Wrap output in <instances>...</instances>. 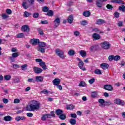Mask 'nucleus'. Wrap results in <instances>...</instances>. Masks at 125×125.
Returning a JSON list of instances; mask_svg holds the SVG:
<instances>
[{
	"instance_id": "obj_1",
	"label": "nucleus",
	"mask_w": 125,
	"mask_h": 125,
	"mask_svg": "<svg viewBox=\"0 0 125 125\" xmlns=\"http://www.w3.org/2000/svg\"><path fill=\"white\" fill-rule=\"evenodd\" d=\"M40 109V103L36 101H32L30 104L26 106V111H37Z\"/></svg>"
},
{
	"instance_id": "obj_2",
	"label": "nucleus",
	"mask_w": 125,
	"mask_h": 125,
	"mask_svg": "<svg viewBox=\"0 0 125 125\" xmlns=\"http://www.w3.org/2000/svg\"><path fill=\"white\" fill-rule=\"evenodd\" d=\"M101 46H102V48L104 49L107 50L108 49H110V48L111 47V44L107 41H104L101 43Z\"/></svg>"
},
{
	"instance_id": "obj_3",
	"label": "nucleus",
	"mask_w": 125,
	"mask_h": 125,
	"mask_svg": "<svg viewBox=\"0 0 125 125\" xmlns=\"http://www.w3.org/2000/svg\"><path fill=\"white\" fill-rule=\"evenodd\" d=\"M56 53L57 54L58 56L62 59H64L65 56H64V52L61 50L60 49H57L56 50Z\"/></svg>"
},
{
	"instance_id": "obj_4",
	"label": "nucleus",
	"mask_w": 125,
	"mask_h": 125,
	"mask_svg": "<svg viewBox=\"0 0 125 125\" xmlns=\"http://www.w3.org/2000/svg\"><path fill=\"white\" fill-rule=\"evenodd\" d=\"M114 103L117 105H120V106H125V103L123 100H121L120 99H115L114 100Z\"/></svg>"
},
{
	"instance_id": "obj_5",
	"label": "nucleus",
	"mask_w": 125,
	"mask_h": 125,
	"mask_svg": "<svg viewBox=\"0 0 125 125\" xmlns=\"http://www.w3.org/2000/svg\"><path fill=\"white\" fill-rule=\"evenodd\" d=\"M22 32H30V27L28 25H24L21 27Z\"/></svg>"
},
{
	"instance_id": "obj_6",
	"label": "nucleus",
	"mask_w": 125,
	"mask_h": 125,
	"mask_svg": "<svg viewBox=\"0 0 125 125\" xmlns=\"http://www.w3.org/2000/svg\"><path fill=\"white\" fill-rule=\"evenodd\" d=\"M104 89L105 90H108V91H113V86L110 84H106L104 85Z\"/></svg>"
},
{
	"instance_id": "obj_7",
	"label": "nucleus",
	"mask_w": 125,
	"mask_h": 125,
	"mask_svg": "<svg viewBox=\"0 0 125 125\" xmlns=\"http://www.w3.org/2000/svg\"><path fill=\"white\" fill-rule=\"evenodd\" d=\"M50 118H51V115L50 114H45L42 116L41 120L42 121H46V119H49Z\"/></svg>"
},
{
	"instance_id": "obj_8",
	"label": "nucleus",
	"mask_w": 125,
	"mask_h": 125,
	"mask_svg": "<svg viewBox=\"0 0 125 125\" xmlns=\"http://www.w3.org/2000/svg\"><path fill=\"white\" fill-rule=\"evenodd\" d=\"M92 38H93L94 41H98V40H100L101 37L100 36V35H99L96 33H94L92 35Z\"/></svg>"
},
{
	"instance_id": "obj_9",
	"label": "nucleus",
	"mask_w": 125,
	"mask_h": 125,
	"mask_svg": "<svg viewBox=\"0 0 125 125\" xmlns=\"http://www.w3.org/2000/svg\"><path fill=\"white\" fill-rule=\"evenodd\" d=\"M54 28L55 29H56L58 26H59V24H60V19L59 18H57L54 21Z\"/></svg>"
},
{
	"instance_id": "obj_10",
	"label": "nucleus",
	"mask_w": 125,
	"mask_h": 125,
	"mask_svg": "<svg viewBox=\"0 0 125 125\" xmlns=\"http://www.w3.org/2000/svg\"><path fill=\"white\" fill-rule=\"evenodd\" d=\"M33 70L35 73V74H41L42 72V68L34 67L33 68Z\"/></svg>"
},
{
	"instance_id": "obj_11",
	"label": "nucleus",
	"mask_w": 125,
	"mask_h": 125,
	"mask_svg": "<svg viewBox=\"0 0 125 125\" xmlns=\"http://www.w3.org/2000/svg\"><path fill=\"white\" fill-rule=\"evenodd\" d=\"M96 4L98 7L101 8L103 5V1L102 0H96Z\"/></svg>"
},
{
	"instance_id": "obj_12",
	"label": "nucleus",
	"mask_w": 125,
	"mask_h": 125,
	"mask_svg": "<svg viewBox=\"0 0 125 125\" xmlns=\"http://www.w3.org/2000/svg\"><path fill=\"white\" fill-rule=\"evenodd\" d=\"M61 82V80H60L58 78H56L53 81V83L54 85H58Z\"/></svg>"
},
{
	"instance_id": "obj_13",
	"label": "nucleus",
	"mask_w": 125,
	"mask_h": 125,
	"mask_svg": "<svg viewBox=\"0 0 125 125\" xmlns=\"http://www.w3.org/2000/svg\"><path fill=\"white\" fill-rule=\"evenodd\" d=\"M32 45H37V44H39L40 42V40L39 39H32L31 40Z\"/></svg>"
},
{
	"instance_id": "obj_14",
	"label": "nucleus",
	"mask_w": 125,
	"mask_h": 125,
	"mask_svg": "<svg viewBox=\"0 0 125 125\" xmlns=\"http://www.w3.org/2000/svg\"><path fill=\"white\" fill-rule=\"evenodd\" d=\"M78 65L79 68H80L81 70H83V71H85V67H83V66H84V63H83V62H79Z\"/></svg>"
},
{
	"instance_id": "obj_15",
	"label": "nucleus",
	"mask_w": 125,
	"mask_h": 125,
	"mask_svg": "<svg viewBox=\"0 0 125 125\" xmlns=\"http://www.w3.org/2000/svg\"><path fill=\"white\" fill-rule=\"evenodd\" d=\"M105 23H106V21H105V20H104L103 19H100L97 21L96 24L97 25H100L101 24H104Z\"/></svg>"
},
{
	"instance_id": "obj_16",
	"label": "nucleus",
	"mask_w": 125,
	"mask_h": 125,
	"mask_svg": "<svg viewBox=\"0 0 125 125\" xmlns=\"http://www.w3.org/2000/svg\"><path fill=\"white\" fill-rule=\"evenodd\" d=\"M39 65L42 68L43 70H46L47 69V67H46V64H45V62H42L40 63H39Z\"/></svg>"
},
{
	"instance_id": "obj_17",
	"label": "nucleus",
	"mask_w": 125,
	"mask_h": 125,
	"mask_svg": "<svg viewBox=\"0 0 125 125\" xmlns=\"http://www.w3.org/2000/svg\"><path fill=\"white\" fill-rule=\"evenodd\" d=\"M36 82L42 83V82H43V77L42 76H36Z\"/></svg>"
},
{
	"instance_id": "obj_18",
	"label": "nucleus",
	"mask_w": 125,
	"mask_h": 125,
	"mask_svg": "<svg viewBox=\"0 0 125 125\" xmlns=\"http://www.w3.org/2000/svg\"><path fill=\"white\" fill-rule=\"evenodd\" d=\"M67 21L69 24H72L73 23V21H74V17L73 15H70L67 19Z\"/></svg>"
},
{
	"instance_id": "obj_19",
	"label": "nucleus",
	"mask_w": 125,
	"mask_h": 125,
	"mask_svg": "<svg viewBox=\"0 0 125 125\" xmlns=\"http://www.w3.org/2000/svg\"><path fill=\"white\" fill-rule=\"evenodd\" d=\"M101 67L104 70H106V69H108V68H109V65H108V64L107 63H103L101 64Z\"/></svg>"
},
{
	"instance_id": "obj_20",
	"label": "nucleus",
	"mask_w": 125,
	"mask_h": 125,
	"mask_svg": "<svg viewBox=\"0 0 125 125\" xmlns=\"http://www.w3.org/2000/svg\"><path fill=\"white\" fill-rule=\"evenodd\" d=\"M25 119L26 118L24 116H18L15 118V120H16L17 122H19V121H24Z\"/></svg>"
},
{
	"instance_id": "obj_21",
	"label": "nucleus",
	"mask_w": 125,
	"mask_h": 125,
	"mask_svg": "<svg viewBox=\"0 0 125 125\" xmlns=\"http://www.w3.org/2000/svg\"><path fill=\"white\" fill-rule=\"evenodd\" d=\"M83 16L85 17H89L90 16V12L88 11H85L83 12Z\"/></svg>"
},
{
	"instance_id": "obj_22",
	"label": "nucleus",
	"mask_w": 125,
	"mask_h": 125,
	"mask_svg": "<svg viewBox=\"0 0 125 125\" xmlns=\"http://www.w3.org/2000/svg\"><path fill=\"white\" fill-rule=\"evenodd\" d=\"M56 114L59 117L60 115H62V114H63V110L60 109H57L56 110Z\"/></svg>"
},
{
	"instance_id": "obj_23",
	"label": "nucleus",
	"mask_w": 125,
	"mask_h": 125,
	"mask_svg": "<svg viewBox=\"0 0 125 125\" xmlns=\"http://www.w3.org/2000/svg\"><path fill=\"white\" fill-rule=\"evenodd\" d=\"M22 7L24 9H27V8H29V5L27 4V1H23L22 3Z\"/></svg>"
},
{
	"instance_id": "obj_24",
	"label": "nucleus",
	"mask_w": 125,
	"mask_h": 125,
	"mask_svg": "<svg viewBox=\"0 0 125 125\" xmlns=\"http://www.w3.org/2000/svg\"><path fill=\"white\" fill-rule=\"evenodd\" d=\"M111 2L115 3H122V4H124V1L122 0H112Z\"/></svg>"
},
{
	"instance_id": "obj_25",
	"label": "nucleus",
	"mask_w": 125,
	"mask_h": 125,
	"mask_svg": "<svg viewBox=\"0 0 125 125\" xmlns=\"http://www.w3.org/2000/svg\"><path fill=\"white\" fill-rule=\"evenodd\" d=\"M11 120H12V117L10 116H7L4 117V121H5L6 122H10Z\"/></svg>"
},
{
	"instance_id": "obj_26",
	"label": "nucleus",
	"mask_w": 125,
	"mask_h": 125,
	"mask_svg": "<svg viewBox=\"0 0 125 125\" xmlns=\"http://www.w3.org/2000/svg\"><path fill=\"white\" fill-rule=\"evenodd\" d=\"M80 53L82 57H85L86 56V52L84 50H81Z\"/></svg>"
},
{
	"instance_id": "obj_27",
	"label": "nucleus",
	"mask_w": 125,
	"mask_h": 125,
	"mask_svg": "<svg viewBox=\"0 0 125 125\" xmlns=\"http://www.w3.org/2000/svg\"><path fill=\"white\" fill-rule=\"evenodd\" d=\"M38 51H40L42 53H44V52H45V49L43 48V47H39L38 48Z\"/></svg>"
},
{
	"instance_id": "obj_28",
	"label": "nucleus",
	"mask_w": 125,
	"mask_h": 125,
	"mask_svg": "<svg viewBox=\"0 0 125 125\" xmlns=\"http://www.w3.org/2000/svg\"><path fill=\"white\" fill-rule=\"evenodd\" d=\"M40 47H45L46 46V43L44 42H40L39 43Z\"/></svg>"
},
{
	"instance_id": "obj_29",
	"label": "nucleus",
	"mask_w": 125,
	"mask_h": 125,
	"mask_svg": "<svg viewBox=\"0 0 125 125\" xmlns=\"http://www.w3.org/2000/svg\"><path fill=\"white\" fill-rule=\"evenodd\" d=\"M59 119H60V120H62V121H64V120L66 119V115L64 114H61V115H60L59 116Z\"/></svg>"
},
{
	"instance_id": "obj_30",
	"label": "nucleus",
	"mask_w": 125,
	"mask_h": 125,
	"mask_svg": "<svg viewBox=\"0 0 125 125\" xmlns=\"http://www.w3.org/2000/svg\"><path fill=\"white\" fill-rule=\"evenodd\" d=\"M68 55L69 56H74L75 55V51L74 50H69L68 51Z\"/></svg>"
},
{
	"instance_id": "obj_31",
	"label": "nucleus",
	"mask_w": 125,
	"mask_h": 125,
	"mask_svg": "<svg viewBox=\"0 0 125 125\" xmlns=\"http://www.w3.org/2000/svg\"><path fill=\"white\" fill-rule=\"evenodd\" d=\"M96 48H97V45H93L90 48V51H92V52L95 51V50H96Z\"/></svg>"
},
{
	"instance_id": "obj_32",
	"label": "nucleus",
	"mask_w": 125,
	"mask_h": 125,
	"mask_svg": "<svg viewBox=\"0 0 125 125\" xmlns=\"http://www.w3.org/2000/svg\"><path fill=\"white\" fill-rule=\"evenodd\" d=\"M70 124L72 125H75L76 124H77V121L75 119H71L70 120Z\"/></svg>"
},
{
	"instance_id": "obj_33",
	"label": "nucleus",
	"mask_w": 125,
	"mask_h": 125,
	"mask_svg": "<svg viewBox=\"0 0 125 125\" xmlns=\"http://www.w3.org/2000/svg\"><path fill=\"white\" fill-rule=\"evenodd\" d=\"M99 103L101 104V106H104V103H105V101L103 99H99Z\"/></svg>"
},
{
	"instance_id": "obj_34",
	"label": "nucleus",
	"mask_w": 125,
	"mask_h": 125,
	"mask_svg": "<svg viewBox=\"0 0 125 125\" xmlns=\"http://www.w3.org/2000/svg\"><path fill=\"white\" fill-rule=\"evenodd\" d=\"M11 79V76L10 75H5L4 76V80L6 81H9Z\"/></svg>"
},
{
	"instance_id": "obj_35",
	"label": "nucleus",
	"mask_w": 125,
	"mask_h": 125,
	"mask_svg": "<svg viewBox=\"0 0 125 125\" xmlns=\"http://www.w3.org/2000/svg\"><path fill=\"white\" fill-rule=\"evenodd\" d=\"M91 97H93V98H95V97H97L98 94L97 92H93L91 93Z\"/></svg>"
},
{
	"instance_id": "obj_36",
	"label": "nucleus",
	"mask_w": 125,
	"mask_h": 125,
	"mask_svg": "<svg viewBox=\"0 0 125 125\" xmlns=\"http://www.w3.org/2000/svg\"><path fill=\"white\" fill-rule=\"evenodd\" d=\"M66 108L67 110H73V109L75 108V106H74L73 104H70V105H67Z\"/></svg>"
},
{
	"instance_id": "obj_37",
	"label": "nucleus",
	"mask_w": 125,
	"mask_h": 125,
	"mask_svg": "<svg viewBox=\"0 0 125 125\" xmlns=\"http://www.w3.org/2000/svg\"><path fill=\"white\" fill-rule=\"evenodd\" d=\"M25 35H24V33H19L17 35V39H21L22 38H24Z\"/></svg>"
},
{
	"instance_id": "obj_38",
	"label": "nucleus",
	"mask_w": 125,
	"mask_h": 125,
	"mask_svg": "<svg viewBox=\"0 0 125 125\" xmlns=\"http://www.w3.org/2000/svg\"><path fill=\"white\" fill-rule=\"evenodd\" d=\"M95 74H96L97 75H101L102 72H101V70L100 69H96L95 70Z\"/></svg>"
},
{
	"instance_id": "obj_39",
	"label": "nucleus",
	"mask_w": 125,
	"mask_h": 125,
	"mask_svg": "<svg viewBox=\"0 0 125 125\" xmlns=\"http://www.w3.org/2000/svg\"><path fill=\"white\" fill-rule=\"evenodd\" d=\"M2 19H7V18H8L9 17V16L6 14H2L1 15Z\"/></svg>"
},
{
	"instance_id": "obj_40",
	"label": "nucleus",
	"mask_w": 125,
	"mask_h": 125,
	"mask_svg": "<svg viewBox=\"0 0 125 125\" xmlns=\"http://www.w3.org/2000/svg\"><path fill=\"white\" fill-rule=\"evenodd\" d=\"M30 15H32V14H31V13H29L27 11L24 12V17H29Z\"/></svg>"
},
{
	"instance_id": "obj_41",
	"label": "nucleus",
	"mask_w": 125,
	"mask_h": 125,
	"mask_svg": "<svg viewBox=\"0 0 125 125\" xmlns=\"http://www.w3.org/2000/svg\"><path fill=\"white\" fill-rule=\"evenodd\" d=\"M27 67H28V64H27L22 65L21 66V70L22 71L26 70V68H27Z\"/></svg>"
},
{
	"instance_id": "obj_42",
	"label": "nucleus",
	"mask_w": 125,
	"mask_h": 125,
	"mask_svg": "<svg viewBox=\"0 0 125 125\" xmlns=\"http://www.w3.org/2000/svg\"><path fill=\"white\" fill-rule=\"evenodd\" d=\"M33 16L34 18H39L40 17V14L39 13H34L33 14Z\"/></svg>"
},
{
	"instance_id": "obj_43",
	"label": "nucleus",
	"mask_w": 125,
	"mask_h": 125,
	"mask_svg": "<svg viewBox=\"0 0 125 125\" xmlns=\"http://www.w3.org/2000/svg\"><path fill=\"white\" fill-rule=\"evenodd\" d=\"M119 10H122V11H123V12H125V5H122V6H120L119 7Z\"/></svg>"
},
{
	"instance_id": "obj_44",
	"label": "nucleus",
	"mask_w": 125,
	"mask_h": 125,
	"mask_svg": "<svg viewBox=\"0 0 125 125\" xmlns=\"http://www.w3.org/2000/svg\"><path fill=\"white\" fill-rule=\"evenodd\" d=\"M48 10H49V8L47 6H44L42 8V11H43V12H47Z\"/></svg>"
},
{
	"instance_id": "obj_45",
	"label": "nucleus",
	"mask_w": 125,
	"mask_h": 125,
	"mask_svg": "<svg viewBox=\"0 0 125 125\" xmlns=\"http://www.w3.org/2000/svg\"><path fill=\"white\" fill-rule=\"evenodd\" d=\"M48 16H53V11L52 10H49L47 14Z\"/></svg>"
},
{
	"instance_id": "obj_46",
	"label": "nucleus",
	"mask_w": 125,
	"mask_h": 125,
	"mask_svg": "<svg viewBox=\"0 0 125 125\" xmlns=\"http://www.w3.org/2000/svg\"><path fill=\"white\" fill-rule=\"evenodd\" d=\"M80 23L82 26H85V25H87V21H81Z\"/></svg>"
},
{
	"instance_id": "obj_47",
	"label": "nucleus",
	"mask_w": 125,
	"mask_h": 125,
	"mask_svg": "<svg viewBox=\"0 0 125 125\" xmlns=\"http://www.w3.org/2000/svg\"><path fill=\"white\" fill-rule=\"evenodd\" d=\"M120 59H121V56H114V60H115V61H118V60H120Z\"/></svg>"
},
{
	"instance_id": "obj_48",
	"label": "nucleus",
	"mask_w": 125,
	"mask_h": 125,
	"mask_svg": "<svg viewBox=\"0 0 125 125\" xmlns=\"http://www.w3.org/2000/svg\"><path fill=\"white\" fill-rule=\"evenodd\" d=\"M12 56L13 57L15 58H16V57H18V56H19V53H13L12 54Z\"/></svg>"
},
{
	"instance_id": "obj_49",
	"label": "nucleus",
	"mask_w": 125,
	"mask_h": 125,
	"mask_svg": "<svg viewBox=\"0 0 125 125\" xmlns=\"http://www.w3.org/2000/svg\"><path fill=\"white\" fill-rule=\"evenodd\" d=\"M95 82V79L92 78L90 80H89V83H90V84H92V83H94Z\"/></svg>"
},
{
	"instance_id": "obj_50",
	"label": "nucleus",
	"mask_w": 125,
	"mask_h": 125,
	"mask_svg": "<svg viewBox=\"0 0 125 125\" xmlns=\"http://www.w3.org/2000/svg\"><path fill=\"white\" fill-rule=\"evenodd\" d=\"M19 82H20L19 78H16L13 81V83H19Z\"/></svg>"
},
{
	"instance_id": "obj_51",
	"label": "nucleus",
	"mask_w": 125,
	"mask_h": 125,
	"mask_svg": "<svg viewBox=\"0 0 125 125\" xmlns=\"http://www.w3.org/2000/svg\"><path fill=\"white\" fill-rule=\"evenodd\" d=\"M114 17L116 18H119V17H120V13L118 12H116L114 13Z\"/></svg>"
},
{
	"instance_id": "obj_52",
	"label": "nucleus",
	"mask_w": 125,
	"mask_h": 125,
	"mask_svg": "<svg viewBox=\"0 0 125 125\" xmlns=\"http://www.w3.org/2000/svg\"><path fill=\"white\" fill-rule=\"evenodd\" d=\"M114 56L111 55L108 57V60L109 61H112V60H114Z\"/></svg>"
},
{
	"instance_id": "obj_53",
	"label": "nucleus",
	"mask_w": 125,
	"mask_h": 125,
	"mask_svg": "<svg viewBox=\"0 0 125 125\" xmlns=\"http://www.w3.org/2000/svg\"><path fill=\"white\" fill-rule=\"evenodd\" d=\"M28 83H35V79L34 78H30L27 80Z\"/></svg>"
},
{
	"instance_id": "obj_54",
	"label": "nucleus",
	"mask_w": 125,
	"mask_h": 125,
	"mask_svg": "<svg viewBox=\"0 0 125 125\" xmlns=\"http://www.w3.org/2000/svg\"><path fill=\"white\" fill-rule=\"evenodd\" d=\"M6 11L7 14H8L9 15H10V14H12V11H11V10L10 9H6Z\"/></svg>"
},
{
	"instance_id": "obj_55",
	"label": "nucleus",
	"mask_w": 125,
	"mask_h": 125,
	"mask_svg": "<svg viewBox=\"0 0 125 125\" xmlns=\"http://www.w3.org/2000/svg\"><path fill=\"white\" fill-rule=\"evenodd\" d=\"M93 30H94L95 32H96V33H102V32L101 31H100V30H99V29L98 28H95L93 29Z\"/></svg>"
},
{
	"instance_id": "obj_56",
	"label": "nucleus",
	"mask_w": 125,
	"mask_h": 125,
	"mask_svg": "<svg viewBox=\"0 0 125 125\" xmlns=\"http://www.w3.org/2000/svg\"><path fill=\"white\" fill-rule=\"evenodd\" d=\"M14 103L15 104L20 103V100H19V99H15L14 101Z\"/></svg>"
},
{
	"instance_id": "obj_57",
	"label": "nucleus",
	"mask_w": 125,
	"mask_h": 125,
	"mask_svg": "<svg viewBox=\"0 0 125 125\" xmlns=\"http://www.w3.org/2000/svg\"><path fill=\"white\" fill-rule=\"evenodd\" d=\"M49 91L46 89H44L43 91H42L41 92V93H44V94H47L48 93Z\"/></svg>"
},
{
	"instance_id": "obj_58",
	"label": "nucleus",
	"mask_w": 125,
	"mask_h": 125,
	"mask_svg": "<svg viewBox=\"0 0 125 125\" xmlns=\"http://www.w3.org/2000/svg\"><path fill=\"white\" fill-rule=\"evenodd\" d=\"M106 7L107 8V9H113V6H112V5L110 4H107L106 5Z\"/></svg>"
},
{
	"instance_id": "obj_59",
	"label": "nucleus",
	"mask_w": 125,
	"mask_h": 125,
	"mask_svg": "<svg viewBox=\"0 0 125 125\" xmlns=\"http://www.w3.org/2000/svg\"><path fill=\"white\" fill-rule=\"evenodd\" d=\"M9 59L11 61V62H14V61H15V58L13 57L12 56L9 57Z\"/></svg>"
},
{
	"instance_id": "obj_60",
	"label": "nucleus",
	"mask_w": 125,
	"mask_h": 125,
	"mask_svg": "<svg viewBox=\"0 0 125 125\" xmlns=\"http://www.w3.org/2000/svg\"><path fill=\"white\" fill-rule=\"evenodd\" d=\"M71 117L73 118V119H77V114H74V113H72L71 114Z\"/></svg>"
},
{
	"instance_id": "obj_61",
	"label": "nucleus",
	"mask_w": 125,
	"mask_h": 125,
	"mask_svg": "<svg viewBox=\"0 0 125 125\" xmlns=\"http://www.w3.org/2000/svg\"><path fill=\"white\" fill-rule=\"evenodd\" d=\"M3 102L4 104H7L8 103V100L7 99H3Z\"/></svg>"
},
{
	"instance_id": "obj_62",
	"label": "nucleus",
	"mask_w": 125,
	"mask_h": 125,
	"mask_svg": "<svg viewBox=\"0 0 125 125\" xmlns=\"http://www.w3.org/2000/svg\"><path fill=\"white\" fill-rule=\"evenodd\" d=\"M13 67L14 68V69H18V68H20V66L18 64H14L13 65Z\"/></svg>"
},
{
	"instance_id": "obj_63",
	"label": "nucleus",
	"mask_w": 125,
	"mask_h": 125,
	"mask_svg": "<svg viewBox=\"0 0 125 125\" xmlns=\"http://www.w3.org/2000/svg\"><path fill=\"white\" fill-rule=\"evenodd\" d=\"M74 36H76V37L80 36V32H79L78 31H76L74 32Z\"/></svg>"
},
{
	"instance_id": "obj_64",
	"label": "nucleus",
	"mask_w": 125,
	"mask_h": 125,
	"mask_svg": "<svg viewBox=\"0 0 125 125\" xmlns=\"http://www.w3.org/2000/svg\"><path fill=\"white\" fill-rule=\"evenodd\" d=\"M41 24H48L47 21H42L41 22Z\"/></svg>"
}]
</instances>
